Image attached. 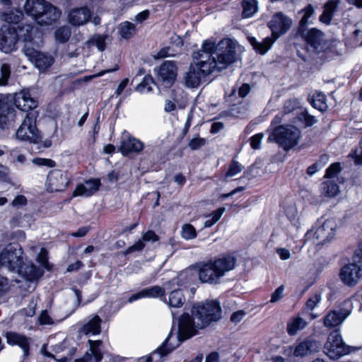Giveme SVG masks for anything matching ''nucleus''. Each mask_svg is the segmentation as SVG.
I'll use <instances>...</instances> for the list:
<instances>
[{"mask_svg":"<svg viewBox=\"0 0 362 362\" xmlns=\"http://www.w3.org/2000/svg\"><path fill=\"white\" fill-rule=\"evenodd\" d=\"M38 103L29 90L23 89L13 95L0 93V127L4 129L15 121L16 107L25 112V118L16 131V137L21 141L39 144L42 136L36 124L39 116L36 110Z\"/></svg>","mask_w":362,"mask_h":362,"instance_id":"1","label":"nucleus"},{"mask_svg":"<svg viewBox=\"0 0 362 362\" xmlns=\"http://www.w3.org/2000/svg\"><path fill=\"white\" fill-rule=\"evenodd\" d=\"M237 258L232 253H223L214 259L202 263L199 268V279L202 283L218 284L226 272L234 269Z\"/></svg>","mask_w":362,"mask_h":362,"instance_id":"2","label":"nucleus"},{"mask_svg":"<svg viewBox=\"0 0 362 362\" xmlns=\"http://www.w3.org/2000/svg\"><path fill=\"white\" fill-rule=\"evenodd\" d=\"M24 10L41 26L50 25L57 22L62 14L57 7L45 0H26Z\"/></svg>","mask_w":362,"mask_h":362,"instance_id":"3","label":"nucleus"},{"mask_svg":"<svg viewBox=\"0 0 362 362\" xmlns=\"http://www.w3.org/2000/svg\"><path fill=\"white\" fill-rule=\"evenodd\" d=\"M191 313L197 320L196 327L204 329L221 318L222 308L218 300H206L194 304Z\"/></svg>","mask_w":362,"mask_h":362,"instance_id":"4","label":"nucleus"},{"mask_svg":"<svg viewBox=\"0 0 362 362\" xmlns=\"http://www.w3.org/2000/svg\"><path fill=\"white\" fill-rule=\"evenodd\" d=\"M192 281V276L188 272L182 271L176 277L168 281L166 289L171 290L168 300L165 301L172 308H181L185 303L184 291L188 289Z\"/></svg>","mask_w":362,"mask_h":362,"instance_id":"5","label":"nucleus"},{"mask_svg":"<svg viewBox=\"0 0 362 362\" xmlns=\"http://www.w3.org/2000/svg\"><path fill=\"white\" fill-rule=\"evenodd\" d=\"M23 12L21 8H15L8 13H4V20L11 25V31L16 33V43L18 42L33 44L34 41V26L31 23L23 24L21 21L23 18Z\"/></svg>","mask_w":362,"mask_h":362,"instance_id":"6","label":"nucleus"},{"mask_svg":"<svg viewBox=\"0 0 362 362\" xmlns=\"http://www.w3.org/2000/svg\"><path fill=\"white\" fill-rule=\"evenodd\" d=\"M23 250L18 243L8 244L0 252V265L11 271H17L23 266Z\"/></svg>","mask_w":362,"mask_h":362,"instance_id":"7","label":"nucleus"},{"mask_svg":"<svg viewBox=\"0 0 362 362\" xmlns=\"http://www.w3.org/2000/svg\"><path fill=\"white\" fill-rule=\"evenodd\" d=\"M274 141L285 151H288L298 145L301 138V131L296 126L291 128L284 125L276 127L273 132Z\"/></svg>","mask_w":362,"mask_h":362,"instance_id":"8","label":"nucleus"},{"mask_svg":"<svg viewBox=\"0 0 362 362\" xmlns=\"http://www.w3.org/2000/svg\"><path fill=\"white\" fill-rule=\"evenodd\" d=\"M325 349L327 351V355L334 359L350 354L352 351L358 350L361 347H355L346 345L341 337L339 329H334L329 334L327 341L325 344Z\"/></svg>","mask_w":362,"mask_h":362,"instance_id":"9","label":"nucleus"},{"mask_svg":"<svg viewBox=\"0 0 362 362\" xmlns=\"http://www.w3.org/2000/svg\"><path fill=\"white\" fill-rule=\"evenodd\" d=\"M324 33L316 28L308 29L301 37L305 42L306 52H312L315 54L327 52L329 47L327 40L324 39Z\"/></svg>","mask_w":362,"mask_h":362,"instance_id":"10","label":"nucleus"},{"mask_svg":"<svg viewBox=\"0 0 362 362\" xmlns=\"http://www.w3.org/2000/svg\"><path fill=\"white\" fill-rule=\"evenodd\" d=\"M336 227L332 223L326 220L322 225L319 226L313 233V228L308 230L303 237V244L311 239L315 240L317 245H324L330 242L335 235Z\"/></svg>","mask_w":362,"mask_h":362,"instance_id":"11","label":"nucleus"},{"mask_svg":"<svg viewBox=\"0 0 362 362\" xmlns=\"http://www.w3.org/2000/svg\"><path fill=\"white\" fill-rule=\"evenodd\" d=\"M235 47L230 39L221 40L218 43L217 67L218 70L226 68L235 62Z\"/></svg>","mask_w":362,"mask_h":362,"instance_id":"12","label":"nucleus"},{"mask_svg":"<svg viewBox=\"0 0 362 362\" xmlns=\"http://www.w3.org/2000/svg\"><path fill=\"white\" fill-rule=\"evenodd\" d=\"M178 67L174 61H164L156 71L157 80L164 88H170L177 77Z\"/></svg>","mask_w":362,"mask_h":362,"instance_id":"13","label":"nucleus"},{"mask_svg":"<svg viewBox=\"0 0 362 362\" xmlns=\"http://www.w3.org/2000/svg\"><path fill=\"white\" fill-rule=\"evenodd\" d=\"M291 25V18L281 11L274 13L271 20L267 23V27L272 31L271 36L276 40L285 35L290 30Z\"/></svg>","mask_w":362,"mask_h":362,"instance_id":"14","label":"nucleus"},{"mask_svg":"<svg viewBox=\"0 0 362 362\" xmlns=\"http://www.w3.org/2000/svg\"><path fill=\"white\" fill-rule=\"evenodd\" d=\"M23 50L40 71H47L54 62L52 56L37 51L33 47H28L26 45H24Z\"/></svg>","mask_w":362,"mask_h":362,"instance_id":"15","label":"nucleus"},{"mask_svg":"<svg viewBox=\"0 0 362 362\" xmlns=\"http://www.w3.org/2000/svg\"><path fill=\"white\" fill-rule=\"evenodd\" d=\"M100 187L101 182L99 178L90 177L86 179L83 183L76 185L71 197H92L100 189Z\"/></svg>","mask_w":362,"mask_h":362,"instance_id":"16","label":"nucleus"},{"mask_svg":"<svg viewBox=\"0 0 362 362\" xmlns=\"http://www.w3.org/2000/svg\"><path fill=\"white\" fill-rule=\"evenodd\" d=\"M361 265L355 262L349 263L341 267L339 277L345 285L354 286L361 276Z\"/></svg>","mask_w":362,"mask_h":362,"instance_id":"17","label":"nucleus"},{"mask_svg":"<svg viewBox=\"0 0 362 362\" xmlns=\"http://www.w3.org/2000/svg\"><path fill=\"white\" fill-rule=\"evenodd\" d=\"M144 148V144L142 141L127 133L125 135L124 134L122 135L118 151L124 156H127L131 153H139L143 151Z\"/></svg>","mask_w":362,"mask_h":362,"instance_id":"18","label":"nucleus"},{"mask_svg":"<svg viewBox=\"0 0 362 362\" xmlns=\"http://www.w3.org/2000/svg\"><path fill=\"white\" fill-rule=\"evenodd\" d=\"M16 33L11 31V25H4L0 28V49L5 53H11L16 50Z\"/></svg>","mask_w":362,"mask_h":362,"instance_id":"19","label":"nucleus"},{"mask_svg":"<svg viewBox=\"0 0 362 362\" xmlns=\"http://www.w3.org/2000/svg\"><path fill=\"white\" fill-rule=\"evenodd\" d=\"M203 64V63L190 64L189 71L185 76L187 86L196 88L200 85L202 78L210 75V69L205 70L206 72H204V69H202Z\"/></svg>","mask_w":362,"mask_h":362,"instance_id":"20","label":"nucleus"},{"mask_svg":"<svg viewBox=\"0 0 362 362\" xmlns=\"http://www.w3.org/2000/svg\"><path fill=\"white\" fill-rule=\"evenodd\" d=\"M16 272L29 281L39 280L45 274L42 268L37 267L31 261L28 263L23 261V266H22V268H18Z\"/></svg>","mask_w":362,"mask_h":362,"instance_id":"21","label":"nucleus"},{"mask_svg":"<svg viewBox=\"0 0 362 362\" xmlns=\"http://www.w3.org/2000/svg\"><path fill=\"white\" fill-rule=\"evenodd\" d=\"M90 16L88 8L83 6L73 9L69 14V21L72 25L79 26L86 23Z\"/></svg>","mask_w":362,"mask_h":362,"instance_id":"22","label":"nucleus"},{"mask_svg":"<svg viewBox=\"0 0 362 362\" xmlns=\"http://www.w3.org/2000/svg\"><path fill=\"white\" fill-rule=\"evenodd\" d=\"M341 0H327L323 6V11L319 17L321 23L329 25L337 11Z\"/></svg>","mask_w":362,"mask_h":362,"instance_id":"23","label":"nucleus"},{"mask_svg":"<svg viewBox=\"0 0 362 362\" xmlns=\"http://www.w3.org/2000/svg\"><path fill=\"white\" fill-rule=\"evenodd\" d=\"M159 240V237L156 233L151 230H147L146 233H144L142 235V239L139 240L137 242H136L134 245L129 246L126 249V250L123 252L124 255H127L129 254H132L134 252L138 251H142L145 247V243L144 242H156Z\"/></svg>","mask_w":362,"mask_h":362,"instance_id":"24","label":"nucleus"},{"mask_svg":"<svg viewBox=\"0 0 362 362\" xmlns=\"http://www.w3.org/2000/svg\"><path fill=\"white\" fill-rule=\"evenodd\" d=\"M218 52V44L209 40L203 42L202 49L193 53L194 60H199L202 58H215L213 54Z\"/></svg>","mask_w":362,"mask_h":362,"instance_id":"25","label":"nucleus"},{"mask_svg":"<svg viewBox=\"0 0 362 362\" xmlns=\"http://www.w3.org/2000/svg\"><path fill=\"white\" fill-rule=\"evenodd\" d=\"M172 332L173 331L171 330L168 337L164 340V341L161 344L160 346H159L151 354L144 357L146 362H153V355L154 354H159L160 358H163L168 356L175 349V347L173 346L172 344H168L169 339L172 335Z\"/></svg>","mask_w":362,"mask_h":362,"instance_id":"26","label":"nucleus"},{"mask_svg":"<svg viewBox=\"0 0 362 362\" xmlns=\"http://www.w3.org/2000/svg\"><path fill=\"white\" fill-rule=\"evenodd\" d=\"M349 313L341 311L332 310L328 313L324 318V325L327 327H334L339 325L346 318Z\"/></svg>","mask_w":362,"mask_h":362,"instance_id":"27","label":"nucleus"},{"mask_svg":"<svg viewBox=\"0 0 362 362\" xmlns=\"http://www.w3.org/2000/svg\"><path fill=\"white\" fill-rule=\"evenodd\" d=\"M315 341L306 339L298 343L294 349L293 355L296 357H303L312 354Z\"/></svg>","mask_w":362,"mask_h":362,"instance_id":"28","label":"nucleus"},{"mask_svg":"<svg viewBox=\"0 0 362 362\" xmlns=\"http://www.w3.org/2000/svg\"><path fill=\"white\" fill-rule=\"evenodd\" d=\"M293 122L298 123L304 128H308L317 123V119L315 116L310 115L306 109H304L297 112L296 115L293 119Z\"/></svg>","mask_w":362,"mask_h":362,"instance_id":"29","label":"nucleus"},{"mask_svg":"<svg viewBox=\"0 0 362 362\" xmlns=\"http://www.w3.org/2000/svg\"><path fill=\"white\" fill-rule=\"evenodd\" d=\"M101 322L102 320L96 315L83 326L82 330L86 334H99L101 331Z\"/></svg>","mask_w":362,"mask_h":362,"instance_id":"30","label":"nucleus"},{"mask_svg":"<svg viewBox=\"0 0 362 362\" xmlns=\"http://www.w3.org/2000/svg\"><path fill=\"white\" fill-rule=\"evenodd\" d=\"M311 106L323 112L327 109V98L326 95L322 93H317L313 95L311 98H309Z\"/></svg>","mask_w":362,"mask_h":362,"instance_id":"31","label":"nucleus"},{"mask_svg":"<svg viewBox=\"0 0 362 362\" xmlns=\"http://www.w3.org/2000/svg\"><path fill=\"white\" fill-rule=\"evenodd\" d=\"M4 337L8 345L12 346H18L19 347L30 338L24 334L11 331L6 332Z\"/></svg>","mask_w":362,"mask_h":362,"instance_id":"32","label":"nucleus"},{"mask_svg":"<svg viewBox=\"0 0 362 362\" xmlns=\"http://www.w3.org/2000/svg\"><path fill=\"white\" fill-rule=\"evenodd\" d=\"M257 0H243L241 6L243 7L242 17L247 18L252 17L258 9Z\"/></svg>","mask_w":362,"mask_h":362,"instance_id":"33","label":"nucleus"},{"mask_svg":"<svg viewBox=\"0 0 362 362\" xmlns=\"http://www.w3.org/2000/svg\"><path fill=\"white\" fill-rule=\"evenodd\" d=\"M321 190L326 197H334L339 192V187L334 180H328L321 183Z\"/></svg>","mask_w":362,"mask_h":362,"instance_id":"34","label":"nucleus"},{"mask_svg":"<svg viewBox=\"0 0 362 362\" xmlns=\"http://www.w3.org/2000/svg\"><path fill=\"white\" fill-rule=\"evenodd\" d=\"M145 298H161L166 301L165 290L160 286H153L142 289Z\"/></svg>","mask_w":362,"mask_h":362,"instance_id":"35","label":"nucleus"},{"mask_svg":"<svg viewBox=\"0 0 362 362\" xmlns=\"http://www.w3.org/2000/svg\"><path fill=\"white\" fill-rule=\"evenodd\" d=\"M306 325L305 321L300 317H296L287 323V332L289 335H295L298 331L303 329Z\"/></svg>","mask_w":362,"mask_h":362,"instance_id":"36","label":"nucleus"},{"mask_svg":"<svg viewBox=\"0 0 362 362\" xmlns=\"http://www.w3.org/2000/svg\"><path fill=\"white\" fill-rule=\"evenodd\" d=\"M88 344H90V354H92V358H94L95 362H101L104 356L103 353L100 349L103 341L101 340L93 341L89 339Z\"/></svg>","mask_w":362,"mask_h":362,"instance_id":"37","label":"nucleus"},{"mask_svg":"<svg viewBox=\"0 0 362 362\" xmlns=\"http://www.w3.org/2000/svg\"><path fill=\"white\" fill-rule=\"evenodd\" d=\"M136 30V26L129 21H124L119 25V33L124 39H130Z\"/></svg>","mask_w":362,"mask_h":362,"instance_id":"38","label":"nucleus"},{"mask_svg":"<svg viewBox=\"0 0 362 362\" xmlns=\"http://www.w3.org/2000/svg\"><path fill=\"white\" fill-rule=\"evenodd\" d=\"M244 167L238 160L233 158L228 164L227 171L224 174V179L226 180L240 173Z\"/></svg>","mask_w":362,"mask_h":362,"instance_id":"39","label":"nucleus"},{"mask_svg":"<svg viewBox=\"0 0 362 362\" xmlns=\"http://www.w3.org/2000/svg\"><path fill=\"white\" fill-rule=\"evenodd\" d=\"M155 83V81L151 74H146L142 81L137 85L136 90L141 93H148L152 90L151 84Z\"/></svg>","mask_w":362,"mask_h":362,"instance_id":"40","label":"nucleus"},{"mask_svg":"<svg viewBox=\"0 0 362 362\" xmlns=\"http://www.w3.org/2000/svg\"><path fill=\"white\" fill-rule=\"evenodd\" d=\"M343 170L341 163L339 162H334L329 165V166L325 170L324 175L325 178L332 179L337 177Z\"/></svg>","mask_w":362,"mask_h":362,"instance_id":"41","label":"nucleus"},{"mask_svg":"<svg viewBox=\"0 0 362 362\" xmlns=\"http://www.w3.org/2000/svg\"><path fill=\"white\" fill-rule=\"evenodd\" d=\"M275 41L276 40H274L272 36L267 37L262 40V42H258L255 50L260 54H264L272 47Z\"/></svg>","mask_w":362,"mask_h":362,"instance_id":"42","label":"nucleus"},{"mask_svg":"<svg viewBox=\"0 0 362 362\" xmlns=\"http://www.w3.org/2000/svg\"><path fill=\"white\" fill-rule=\"evenodd\" d=\"M196 334L194 327H178L177 339L180 343H182Z\"/></svg>","mask_w":362,"mask_h":362,"instance_id":"43","label":"nucleus"},{"mask_svg":"<svg viewBox=\"0 0 362 362\" xmlns=\"http://www.w3.org/2000/svg\"><path fill=\"white\" fill-rule=\"evenodd\" d=\"M54 37L57 42L60 43H66L71 37L70 29L62 26L57 28L54 33Z\"/></svg>","mask_w":362,"mask_h":362,"instance_id":"44","label":"nucleus"},{"mask_svg":"<svg viewBox=\"0 0 362 362\" xmlns=\"http://www.w3.org/2000/svg\"><path fill=\"white\" fill-rule=\"evenodd\" d=\"M1 77H0V86H6L8 83V80L11 77V70L10 64L4 63L1 66L0 69Z\"/></svg>","mask_w":362,"mask_h":362,"instance_id":"45","label":"nucleus"},{"mask_svg":"<svg viewBox=\"0 0 362 362\" xmlns=\"http://www.w3.org/2000/svg\"><path fill=\"white\" fill-rule=\"evenodd\" d=\"M196 318L192 314L191 315L187 313H184L180 315L178 320V327H194Z\"/></svg>","mask_w":362,"mask_h":362,"instance_id":"46","label":"nucleus"},{"mask_svg":"<svg viewBox=\"0 0 362 362\" xmlns=\"http://www.w3.org/2000/svg\"><path fill=\"white\" fill-rule=\"evenodd\" d=\"M37 261L43 269H45L47 271L52 270V266L49 262L48 254L45 249H42L37 255Z\"/></svg>","mask_w":362,"mask_h":362,"instance_id":"47","label":"nucleus"},{"mask_svg":"<svg viewBox=\"0 0 362 362\" xmlns=\"http://www.w3.org/2000/svg\"><path fill=\"white\" fill-rule=\"evenodd\" d=\"M197 233L195 228L190 223H186L182 226V237L185 240L196 238Z\"/></svg>","mask_w":362,"mask_h":362,"instance_id":"48","label":"nucleus"},{"mask_svg":"<svg viewBox=\"0 0 362 362\" xmlns=\"http://www.w3.org/2000/svg\"><path fill=\"white\" fill-rule=\"evenodd\" d=\"M197 63H203L206 64H203V67L202 69L208 70L210 69V74L216 69H218L217 67V62L216 58H202L201 59L197 60Z\"/></svg>","mask_w":362,"mask_h":362,"instance_id":"49","label":"nucleus"},{"mask_svg":"<svg viewBox=\"0 0 362 362\" xmlns=\"http://www.w3.org/2000/svg\"><path fill=\"white\" fill-rule=\"evenodd\" d=\"M205 144H206V139L204 138H202L199 135H197V137H194L189 141V142L188 144V146L189 147V148L191 150L196 151V150L201 148Z\"/></svg>","mask_w":362,"mask_h":362,"instance_id":"50","label":"nucleus"},{"mask_svg":"<svg viewBox=\"0 0 362 362\" xmlns=\"http://www.w3.org/2000/svg\"><path fill=\"white\" fill-rule=\"evenodd\" d=\"M175 54L173 52V49L166 46L162 47L157 53L153 56L156 59H164L169 57H174Z\"/></svg>","mask_w":362,"mask_h":362,"instance_id":"51","label":"nucleus"},{"mask_svg":"<svg viewBox=\"0 0 362 362\" xmlns=\"http://www.w3.org/2000/svg\"><path fill=\"white\" fill-rule=\"evenodd\" d=\"M33 163L38 166H47L48 168H54L56 165V162L54 160L45 158H35Z\"/></svg>","mask_w":362,"mask_h":362,"instance_id":"52","label":"nucleus"},{"mask_svg":"<svg viewBox=\"0 0 362 362\" xmlns=\"http://www.w3.org/2000/svg\"><path fill=\"white\" fill-rule=\"evenodd\" d=\"M257 168L254 164L248 166L243 172V175L240 177V179H247V180H252L255 177H256L257 172H255Z\"/></svg>","mask_w":362,"mask_h":362,"instance_id":"53","label":"nucleus"},{"mask_svg":"<svg viewBox=\"0 0 362 362\" xmlns=\"http://www.w3.org/2000/svg\"><path fill=\"white\" fill-rule=\"evenodd\" d=\"M321 300L320 293H315L305 302V307L309 310H313Z\"/></svg>","mask_w":362,"mask_h":362,"instance_id":"54","label":"nucleus"},{"mask_svg":"<svg viewBox=\"0 0 362 362\" xmlns=\"http://www.w3.org/2000/svg\"><path fill=\"white\" fill-rule=\"evenodd\" d=\"M263 136L264 134L262 133H257L250 138V144L252 149L257 150L260 148Z\"/></svg>","mask_w":362,"mask_h":362,"instance_id":"55","label":"nucleus"},{"mask_svg":"<svg viewBox=\"0 0 362 362\" xmlns=\"http://www.w3.org/2000/svg\"><path fill=\"white\" fill-rule=\"evenodd\" d=\"M30 341H31V339L29 338L28 340L25 341L20 346V348L23 351V356H22L23 362H28V357L30 355Z\"/></svg>","mask_w":362,"mask_h":362,"instance_id":"56","label":"nucleus"},{"mask_svg":"<svg viewBox=\"0 0 362 362\" xmlns=\"http://www.w3.org/2000/svg\"><path fill=\"white\" fill-rule=\"evenodd\" d=\"M39 324L41 325H49L53 324V320L47 310H43L38 317Z\"/></svg>","mask_w":362,"mask_h":362,"instance_id":"57","label":"nucleus"},{"mask_svg":"<svg viewBox=\"0 0 362 362\" xmlns=\"http://www.w3.org/2000/svg\"><path fill=\"white\" fill-rule=\"evenodd\" d=\"M246 312L243 310H238L235 312H233L230 317V320L231 322L234 324H238L242 321L244 317L246 315Z\"/></svg>","mask_w":362,"mask_h":362,"instance_id":"58","label":"nucleus"},{"mask_svg":"<svg viewBox=\"0 0 362 362\" xmlns=\"http://www.w3.org/2000/svg\"><path fill=\"white\" fill-rule=\"evenodd\" d=\"M119 69V66L118 64H115L114 66V67L112 68V69H107L101 70L97 74H94L93 76H85L84 77V81H87L90 80L91 78H95V77L103 76H104L106 74L115 72L116 71H118Z\"/></svg>","mask_w":362,"mask_h":362,"instance_id":"59","label":"nucleus"},{"mask_svg":"<svg viewBox=\"0 0 362 362\" xmlns=\"http://www.w3.org/2000/svg\"><path fill=\"white\" fill-rule=\"evenodd\" d=\"M297 99H288L287 100L284 105V112L286 113H290L296 110L298 106Z\"/></svg>","mask_w":362,"mask_h":362,"instance_id":"60","label":"nucleus"},{"mask_svg":"<svg viewBox=\"0 0 362 362\" xmlns=\"http://www.w3.org/2000/svg\"><path fill=\"white\" fill-rule=\"evenodd\" d=\"M284 286L281 285L279 286L272 294L270 302L276 303L280 300L284 296Z\"/></svg>","mask_w":362,"mask_h":362,"instance_id":"61","label":"nucleus"},{"mask_svg":"<svg viewBox=\"0 0 362 362\" xmlns=\"http://www.w3.org/2000/svg\"><path fill=\"white\" fill-rule=\"evenodd\" d=\"M9 289L8 279L0 275V298L3 297Z\"/></svg>","mask_w":362,"mask_h":362,"instance_id":"62","label":"nucleus"},{"mask_svg":"<svg viewBox=\"0 0 362 362\" xmlns=\"http://www.w3.org/2000/svg\"><path fill=\"white\" fill-rule=\"evenodd\" d=\"M348 157L352 158L356 165H362V151L361 153H358L357 148L352 149L348 155Z\"/></svg>","mask_w":362,"mask_h":362,"instance_id":"63","label":"nucleus"},{"mask_svg":"<svg viewBox=\"0 0 362 362\" xmlns=\"http://www.w3.org/2000/svg\"><path fill=\"white\" fill-rule=\"evenodd\" d=\"M308 24V20H307L304 18H300V20L299 21L297 33L301 37H303V35H304L306 33V31L308 30H307Z\"/></svg>","mask_w":362,"mask_h":362,"instance_id":"64","label":"nucleus"}]
</instances>
